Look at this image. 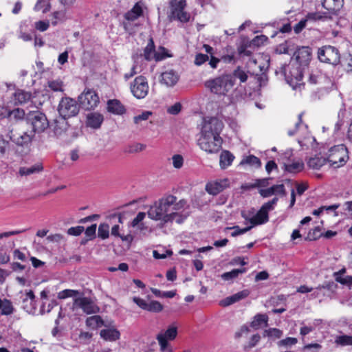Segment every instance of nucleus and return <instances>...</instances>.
Segmentation results:
<instances>
[{"label":"nucleus","instance_id":"23","mask_svg":"<svg viewBox=\"0 0 352 352\" xmlns=\"http://www.w3.org/2000/svg\"><path fill=\"white\" fill-rule=\"evenodd\" d=\"M103 116L98 112H91L87 115L86 124L87 126L97 129H99L103 122Z\"/></svg>","mask_w":352,"mask_h":352},{"label":"nucleus","instance_id":"34","mask_svg":"<svg viewBox=\"0 0 352 352\" xmlns=\"http://www.w3.org/2000/svg\"><path fill=\"white\" fill-rule=\"evenodd\" d=\"M179 210H171L168 215L165 219V223L176 222L177 223H182L186 219V214H182L179 212Z\"/></svg>","mask_w":352,"mask_h":352},{"label":"nucleus","instance_id":"2","mask_svg":"<svg viewBox=\"0 0 352 352\" xmlns=\"http://www.w3.org/2000/svg\"><path fill=\"white\" fill-rule=\"evenodd\" d=\"M204 85L211 93L224 96L232 89L234 77L230 74H223L206 80Z\"/></svg>","mask_w":352,"mask_h":352},{"label":"nucleus","instance_id":"44","mask_svg":"<svg viewBox=\"0 0 352 352\" xmlns=\"http://www.w3.org/2000/svg\"><path fill=\"white\" fill-rule=\"evenodd\" d=\"M1 307V314L2 315L8 316L13 314L14 309L10 300L6 298L3 299Z\"/></svg>","mask_w":352,"mask_h":352},{"label":"nucleus","instance_id":"6","mask_svg":"<svg viewBox=\"0 0 352 352\" xmlns=\"http://www.w3.org/2000/svg\"><path fill=\"white\" fill-rule=\"evenodd\" d=\"M222 139L219 135H201L198 139V145L200 148L208 153H217L221 148Z\"/></svg>","mask_w":352,"mask_h":352},{"label":"nucleus","instance_id":"50","mask_svg":"<svg viewBox=\"0 0 352 352\" xmlns=\"http://www.w3.org/2000/svg\"><path fill=\"white\" fill-rule=\"evenodd\" d=\"M230 74L234 77V84L235 83L236 78H239L241 82H245L248 80L247 72L239 67L234 70L233 73Z\"/></svg>","mask_w":352,"mask_h":352},{"label":"nucleus","instance_id":"33","mask_svg":"<svg viewBox=\"0 0 352 352\" xmlns=\"http://www.w3.org/2000/svg\"><path fill=\"white\" fill-rule=\"evenodd\" d=\"M234 156L228 151H224L220 155L219 164L221 168L225 169L231 165Z\"/></svg>","mask_w":352,"mask_h":352},{"label":"nucleus","instance_id":"63","mask_svg":"<svg viewBox=\"0 0 352 352\" xmlns=\"http://www.w3.org/2000/svg\"><path fill=\"white\" fill-rule=\"evenodd\" d=\"M58 305L57 301L56 300H52L47 305V308L45 309V305L43 304L41 307L40 312L41 314L45 313H49L50 311Z\"/></svg>","mask_w":352,"mask_h":352},{"label":"nucleus","instance_id":"31","mask_svg":"<svg viewBox=\"0 0 352 352\" xmlns=\"http://www.w3.org/2000/svg\"><path fill=\"white\" fill-rule=\"evenodd\" d=\"M332 14L329 12H309L307 14L306 19L307 20L310 21H324L327 19H331Z\"/></svg>","mask_w":352,"mask_h":352},{"label":"nucleus","instance_id":"45","mask_svg":"<svg viewBox=\"0 0 352 352\" xmlns=\"http://www.w3.org/2000/svg\"><path fill=\"white\" fill-rule=\"evenodd\" d=\"M304 164L301 162H295L292 164H285V169L286 171L296 173L302 170Z\"/></svg>","mask_w":352,"mask_h":352},{"label":"nucleus","instance_id":"7","mask_svg":"<svg viewBox=\"0 0 352 352\" xmlns=\"http://www.w3.org/2000/svg\"><path fill=\"white\" fill-rule=\"evenodd\" d=\"M278 200L277 197H274L271 201L265 203L258 211L255 210L253 225L249 227H251L252 229L255 226L267 223L269 221V212L274 210Z\"/></svg>","mask_w":352,"mask_h":352},{"label":"nucleus","instance_id":"64","mask_svg":"<svg viewBox=\"0 0 352 352\" xmlns=\"http://www.w3.org/2000/svg\"><path fill=\"white\" fill-rule=\"evenodd\" d=\"M260 339H261V336L259 334L256 333V334L253 335L249 341L248 345L245 347V349H251V348L255 346L257 344V343L259 342Z\"/></svg>","mask_w":352,"mask_h":352},{"label":"nucleus","instance_id":"41","mask_svg":"<svg viewBox=\"0 0 352 352\" xmlns=\"http://www.w3.org/2000/svg\"><path fill=\"white\" fill-rule=\"evenodd\" d=\"M245 272V269H234L230 272H225L221 275V278L223 280L229 281L236 278L240 274H243Z\"/></svg>","mask_w":352,"mask_h":352},{"label":"nucleus","instance_id":"3","mask_svg":"<svg viewBox=\"0 0 352 352\" xmlns=\"http://www.w3.org/2000/svg\"><path fill=\"white\" fill-rule=\"evenodd\" d=\"M349 159L347 148L340 144L331 148L329 151L327 162L334 168H339L345 164Z\"/></svg>","mask_w":352,"mask_h":352},{"label":"nucleus","instance_id":"26","mask_svg":"<svg viewBox=\"0 0 352 352\" xmlns=\"http://www.w3.org/2000/svg\"><path fill=\"white\" fill-rule=\"evenodd\" d=\"M100 337L106 341L114 342L120 339L119 331L113 328L105 329L100 331Z\"/></svg>","mask_w":352,"mask_h":352},{"label":"nucleus","instance_id":"29","mask_svg":"<svg viewBox=\"0 0 352 352\" xmlns=\"http://www.w3.org/2000/svg\"><path fill=\"white\" fill-rule=\"evenodd\" d=\"M142 12L143 10L142 5L140 2H138L125 14L124 18L128 21H134L140 16L142 14Z\"/></svg>","mask_w":352,"mask_h":352},{"label":"nucleus","instance_id":"54","mask_svg":"<svg viewBox=\"0 0 352 352\" xmlns=\"http://www.w3.org/2000/svg\"><path fill=\"white\" fill-rule=\"evenodd\" d=\"M78 294L77 290L74 289H64L58 294V298L60 299H65L69 297L75 296Z\"/></svg>","mask_w":352,"mask_h":352},{"label":"nucleus","instance_id":"53","mask_svg":"<svg viewBox=\"0 0 352 352\" xmlns=\"http://www.w3.org/2000/svg\"><path fill=\"white\" fill-rule=\"evenodd\" d=\"M282 335V331L276 328H270L269 329L265 330L264 331V336L280 338Z\"/></svg>","mask_w":352,"mask_h":352},{"label":"nucleus","instance_id":"22","mask_svg":"<svg viewBox=\"0 0 352 352\" xmlns=\"http://www.w3.org/2000/svg\"><path fill=\"white\" fill-rule=\"evenodd\" d=\"M107 111L118 116H122L126 113V109L122 102L117 99L109 100L107 102Z\"/></svg>","mask_w":352,"mask_h":352},{"label":"nucleus","instance_id":"47","mask_svg":"<svg viewBox=\"0 0 352 352\" xmlns=\"http://www.w3.org/2000/svg\"><path fill=\"white\" fill-rule=\"evenodd\" d=\"M48 88L53 91L63 92V82L60 80H52L47 82Z\"/></svg>","mask_w":352,"mask_h":352},{"label":"nucleus","instance_id":"39","mask_svg":"<svg viewBox=\"0 0 352 352\" xmlns=\"http://www.w3.org/2000/svg\"><path fill=\"white\" fill-rule=\"evenodd\" d=\"M52 24L54 26H56L59 23H63L67 19L66 10L55 11L52 14Z\"/></svg>","mask_w":352,"mask_h":352},{"label":"nucleus","instance_id":"40","mask_svg":"<svg viewBox=\"0 0 352 352\" xmlns=\"http://www.w3.org/2000/svg\"><path fill=\"white\" fill-rule=\"evenodd\" d=\"M104 322L101 317L98 315L90 316L86 320V325L92 329H96L102 326Z\"/></svg>","mask_w":352,"mask_h":352},{"label":"nucleus","instance_id":"59","mask_svg":"<svg viewBox=\"0 0 352 352\" xmlns=\"http://www.w3.org/2000/svg\"><path fill=\"white\" fill-rule=\"evenodd\" d=\"M83 231L84 227L78 226L69 228L67 231V233L71 236H79L82 234Z\"/></svg>","mask_w":352,"mask_h":352},{"label":"nucleus","instance_id":"35","mask_svg":"<svg viewBox=\"0 0 352 352\" xmlns=\"http://www.w3.org/2000/svg\"><path fill=\"white\" fill-rule=\"evenodd\" d=\"M155 52L154 41L152 38H150L144 50V55H142L144 59L146 60L153 59Z\"/></svg>","mask_w":352,"mask_h":352},{"label":"nucleus","instance_id":"10","mask_svg":"<svg viewBox=\"0 0 352 352\" xmlns=\"http://www.w3.org/2000/svg\"><path fill=\"white\" fill-rule=\"evenodd\" d=\"M130 90L137 99L145 98L149 91L146 78L143 76L136 77L130 84Z\"/></svg>","mask_w":352,"mask_h":352},{"label":"nucleus","instance_id":"21","mask_svg":"<svg viewBox=\"0 0 352 352\" xmlns=\"http://www.w3.org/2000/svg\"><path fill=\"white\" fill-rule=\"evenodd\" d=\"M229 186V180L223 179L208 182L206 186V190L210 195H216L222 192Z\"/></svg>","mask_w":352,"mask_h":352},{"label":"nucleus","instance_id":"18","mask_svg":"<svg viewBox=\"0 0 352 352\" xmlns=\"http://www.w3.org/2000/svg\"><path fill=\"white\" fill-rule=\"evenodd\" d=\"M7 136L16 144L23 146L29 144L32 142L34 134L32 131L23 132L21 134H18L14 133L13 131H10Z\"/></svg>","mask_w":352,"mask_h":352},{"label":"nucleus","instance_id":"32","mask_svg":"<svg viewBox=\"0 0 352 352\" xmlns=\"http://www.w3.org/2000/svg\"><path fill=\"white\" fill-rule=\"evenodd\" d=\"M327 162V160L323 157L315 156L310 157L307 161V166L312 169L318 170Z\"/></svg>","mask_w":352,"mask_h":352},{"label":"nucleus","instance_id":"52","mask_svg":"<svg viewBox=\"0 0 352 352\" xmlns=\"http://www.w3.org/2000/svg\"><path fill=\"white\" fill-rule=\"evenodd\" d=\"M226 230H234V231L231 233V236L233 237L237 236L241 234H243L251 230V227H246L244 228H240L239 226H235L233 227H228Z\"/></svg>","mask_w":352,"mask_h":352},{"label":"nucleus","instance_id":"28","mask_svg":"<svg viewBox=\"0 0 352 352\" xmlns=\"http://www.w3.org/2000/svg\"><path fill=\"white\" fill-rule=\"evenodd\" d=\"M268 319V316L266 314H258L254 317L250 326L254 329L266 327L267 326Z\"/></svg>","mask_w":352,"mask_h":352},{"label":"nucleus","instance_id":"17","mask_svg":"<svg viewBox=\"0 0 352 352\" xmlns=\"http://www.w3.org/2000/svg\"><path fill=\"white\" fill-rule=\"evenodd\" d=\"M294 57L300 67L307 66L311 58V49L307 46L298 47Z\"/></svg>","mask_w":352,"mask_h":352},{"label":"nucleus","instance_id":"38","mask_svg":"<svg viewBox=\"0 0 352 352\" xmlns=\"http://www.w3.org/2000/svg\"><path fill=\"white\" fill-rule=\"evenodd\" d=\"M43 168V167L41 164H36L30 167H21L19 169V174L21 176H28L36 173H39Z\"/></svg>","mask_w":352,"mask_h":352},{"label":"nucleus","instance_id":"19","mask_svg":"<svg viewBox=\"0 0 352 352\" xmlns=\"http://www.w3.org/2000/svg\"><path fill=\"white\" fill-rule=\"evenodd\" d=\"M289 69H290L289 65H283L280 68V73L284 76L285 80L289 85H292L294 80L296 82L301 80L302 74L299 67L294 68L293 71H289V72L287 73Z\"/></svg>","mask_w":352,"mask_h":352},{"label":"nucleus","instance_id":"8","mask_svg":"<svg viewBox=\"0 0 352 352\" xmlns=\"http://www.w3.org/2000/svg\"><path fill=\"white\" fill-rule=\"evenodd\" d=\"M27 120L32 125L34 134L42 133L49 126L46 116L39 111H30L27 115Z\"/></svg>","mask_w":352,"mask_h":352},{"label":"nucleus","instance_id":"13","mask_svg":"<svg viewBox=\"0 0 352 352\" xmlns=\"http://www.w3.org/2000/svg\"><path fill=\"white\" fill-rule=\"evenodd\" d=\"M77 308L81 309L86 314H97L100 311V308L91 298L85 296L74 298L73 309Z\"/></svg>","mask_w":352,"mask_h":352},{"label":"nucleus","instance_id":"4","mask_svg":"<svg viewBox=\"0 0 352 352\" xmlns=\"http://www.w3.org/2000/svg\"><path fill=\"white\" fill-rule=\"evenodd\" d=\"M177 327L175 324L169 325L165 331H161L156 336L161 352H173L168 340H174L177 336Z\"/></svg>","mask_w":352,"mask_h":352},{"label":"nucleus","instance_id":"49","mask_svg":"<svg viewBox=\"0 0 352 352\" xmlns=\"http://www.w3.org/2000/svg\"><path fill=\"white\" fill-rule=\"evenodd\" d=\"M255 210H256L254 208H251L248 210H243L241 212V217L245 221V223H250V226L253 225V219H254Z\"/></svg>","mask_w":352,"mask_h":352},{"label":"nucleus","instance_id":"11","mask_svg":"<svg viewBox=\"0 0 352 352\" xmlns=\"http://www.w3.org/2000/svg\"><path fill=\"white\" fill-rule=\"evenodd\" d=\"M318 58L320 62L337 65L340 62L339 51L333 46H323L318 49Z\"/></svg>","mask_w":352,"mask_h":352},{"label":"nucleus","instance_id":"42","mask_svg":"<svg viewBox=\"0 0 352 352\" xmlns=\"http://www.w3.org/2000/svg\"><path fill=\"white\" fill-rule=\"evenodd\" d=\"M241 164H249L250 166L255 168H260L261 166V162L258 157L255 155H250L243 159Z\"/></svg>","mask_w":352,"mask_h":352},{"label":"nucleus","instance_id":"55","mask_svg":"<svg viewBox=\"0 0 352 352\" xmlns=\"http://www.w3.org/2000/svg\"><path fill=\"white\" fill-rule=\"evenodd\" d=\"M152 115V112L150 111H144L141 114L135 116L133 118V121L135 124H139L141 121L147 120L149 117Z\"/></svg>","mask_w":352,"mask_h":352},{"label":"nucleus","instance_id":"27","mask_svg":"<svg viewBox=\"0 0 352 352\" xmlns=\"http://www.w3.org/2000/svg\"><path fill=\"white\" fill-rule=\"evenodd\" d=\"M32 95L30 92L18 89L14 95V100L16 104H23L28 102L31 99Z\"/></svg>","mask_w":352,"mask_h":352},{"label":"nucleus","instance_id":"14","mask_svg":"<svg viewBox=\"0 0 352 352\" xmlns=\"http://www.w3.org/2000/svg\"><path fill=\"white\" fill-rule=\"evenodd\" d=\"M78 101L82 108L90 110L98 106L100 100L95 91L88 89L79 96Z\"/></svg>","mask_w":352,"mask_h":352},{"label":"nucleus","instance_id":"60","mask_svg":"<svg viewBox=\"0 0 352 352\" xmlns=\"http://www.w3.org/2000/svg\"><path fill=\"white\" fill-rule=\"evenodd\" d=\"M298 342L297 339L295 338H286L285 339H283L280 340L278 343V346H292L296 344Z\"/></svg>","mask_w":352,"mask_h":352},{"label":"nucleus","instance_id":"15","mask_svg":"<svg viewBox=\"0 0 352 352\" xmlns=\"http://www.w3.org/2000/svg\"><path fill=\"white\" fill-rule=\"evenodd\" d=\"M19 295L22 303V309L28 314H34L36 310V297L33 291L20 292Z\"/></svg>","mask_w":352,"mask_h":352},{"label":"nucleus","instance_id":"48","mask_svg":"<svg viewBox=\"0 0 352 352\" xmlns=\"http://www.w3.org/2000/svg\"><path fill=\"white\" fill-rule=\"evenodd\" d=\"M335 343L342 346L352 345V336L342 335L337 336Z\"/></svg>","mask_w":352,"mask_h":352},{"label":"nucleus","instance_id":"24","mask_svg":"<svg viewBox=\"0 0 352 352\" xmlns=\"http://www.w3.org/2000/svg\"><path fill=\"white\" fill-rule=\"evenodd\" d=\"M322 5L332 15H336L342 8L344 0H322Z\"/></svg>","mask_w":352,"mask_h":352},{"label":"nucleus","instance_id":"30","mask_svg":"<svg viewBox=\"0 0 352 352\" xmlns=\"http://www.w3.org/2000/svg\"><path fill=\"white\" fill-rule=\"evenodd\" d=\"M303 113H300L298 116V121L295 123V129L288 131L287 134L289 136H293L298 131H302L303 133H307V125L304 124L302 120Z\"/></svg>","mask_w":352,"mask_h":352},{"label":"nucleus","instance_id":"16","mask_svg":"<svg viewBox=\"0 0 352 352\" xmlns=\"http://www.w3.org/2000/svg\"><path fill=\"white\" fill-rule=\"evenodd\" d=\"M133 301L141 309L153 313H159L163 310V305L157 300L146 302L145 300L135 296Z\"/></svg>","mask_w":352,"mask_h":352},{"label":"nucleus","instance_id":"20","mask_svg":"<svg viewBox=\"0 0 352 352\" xmlns=\"http://www.w3.org/2000/svg\"><path fill=\"white\" fill-rule=\"evenodd\" d=\"M133 65L129 73L124 74L126 80L129 79L133 76L142 72L145 67L146 63L142 54H135L133 56Z\"/></svg>","mask_w":352,"mask_h":352},{"label":"nucleus","instance_id":"37","mask_svg":"<svg viewBox=\"0 0 352 352\" xmlns=\"http://www.w3.org/2000/svg\"><path fill=\"white\" fill-rule=\"evenodd\" d=\"M67 128V122L65 119L61 118L60 120H55L53 124V131L56 136L60 135Z\"/></svg>","mask_w":352,"mask_h":352},{"label":"nucleus","instance_id":"51","mask_svg":"<svg viewBox=\"0 0 352 352\" xmlns=\"http://www.w3.org/2000/svg\"><path fill=\"white\" fill-rule=\"evenodd\" d=\"M98 237L102 239H106L109 236V226L107 223H101L98 230Z\"/></svg>","mask_w":352,"mask_h":352},{"label":"nucleus","instance_id":"57","mask_svg":"<svg viewBox=\"0 0 352 352\" xmlns=\"http://www.w3.org/2000/svg\"><path fill=\"white\" fill-rule=\"evenodd\" d=\"M49 21H38L35 22L34 23V28L40 32L46 31L49 28Z\"/></svg>","mask_w":352,"mask_h":352},{"label":"nucleus","instance_id":"61","mask_svg":"<svg viewBox=\"0 0 352 352\" xmlns=\"http://www.w3.org/2000/svg\"><path fill=\"white\" fill-rule=\"evenodd\" d=\"M146 217V213L143 212H140L138 213L136 217L131 221V226L136 227L139 226V224L144 220Z\"/></svg>","mask_w":352,"mask_h":352},{"label":"nucleus","instance_id":"56","mask_svg":"<svg viewBox=\"0 0 352 352\" xmlns=\"http://www.w3.org/2000/svg\"><path fill=\"white\" fill-rule=\"evenodd\" d=\"M145 148V144L142 143H134L129 146L128 152L131 153H138L144 151Z\"/></svg>","mask_w":352,"mask_h":352},{"label":"nucleus","instance_id":"46","mask_svg":"<svg viewBox=\"0 0 352 352\" xmlns=\"http://www.w3.org/2000/svg\"><path fill=\"white\" fill-rule=\"evenodd\" d=\"M171 56L172 55L169 54L168 50L164 47H160L154 54V59L156 61H160Z\"/></svg>","mask_w":352,"mask_h":352},{"label":"nucleus","instance_id":"1","mask_svg":"<svg viewBox=\"0 0 352 352\" xmlns=\"http://www.w3.org/2000/svg\"><path fill=\"white\" fill-rule=\"evenodd\" d=\"M186 205V201L182 199L177 202L176 197L168 195L151 205L147 211V214L153 220H160L165 223V219L171 210H180L184 208Z\"/></svg>","mask_w":352,"mask_h":352},{"label":"nucleus","instance_id":"36","mask_svg":"<svg viewBox=\"0 0 352 352\" xmlns=\"http://www.w3.org/2000/svg\"><path fill=\"white\" fill-rule=\"evenodd\" d=\"M25 115L24 110L20 108H16L8 112L7 118L11 122H18L23 120Z\"/></svg>","mask_w":352,"mask_h":352},{"label":"nucleus","instance_id":"62","mask_svg":"<svg viewBox=\"0 0 352 352\" xmlns=\"http://www.w3.org/2000/svg\"><path fill=\"white\" fill-rule=\"evenodd\" d=\"M208 60V56L207 54H197L195 56V64L196 65L200 66L205 62H206Z\"/></svg>","mask_w":352,"mask_h":352},{"label":"nucleus","instance_id":"43","mask_svg":"<svg viewBox=\"0 0 352 352\" xmlns=\"http://www.w3.org/2000/svg\"><path fill=\"white\" fill-rule=\"evenodd\" d=\"M51 9V4L47 0H38L34 6L35 11H41L43 13L49 12Z\"/></svg>","mask_w":352,"mask_h":352},{"label":"nucleus","instance_id":"58","mask_svg":"<svg viewBox=\"0 0 352 352\" xmlns=\"http://www.w3.org/2000/svg\"><path fill=\"white\" fill-rule=\"evenodd\" d=\"M173 165L175 168H180L184 164V158L181 155H174L172 157Z\"/></svg>","mask_w":352,"mask_h":352},{"label":"nucleus","instance_id":"25","mask_svg":"<svg viewBox=\"0 0 352 352\" xmlns=\"http://www.w3.org/2000/svg\"><path fill=\"white\" fill-rule=\"evenodd\" d=\"M179 80V75L173 69L166 71L162 74V82L166 86H174Z\"/></svg>","mask_w":352,"mask_h":352},{"label":"nucleus","instance_id":"9","mask_svg":"<svg viewBox=\"0 0 352 352\" xmlns=\"http://www.w3.org/2000/svg\"><path fill=\"white\" fill-rule=\"evenodd\" d=\"M186 6V0H170V19L178 20L182 23L188 22L190 16L184 11Z\"/></svg>","mask_w":352,"mask_h":352},{"label":"nucleus","instance_id":"12","mask_svg":"<svg viewBox=\"0 0 352 352\" xmlns=\"http://www.w3.org/2000/svg\"><path fill=\"white\" fill-rule=\"evenodd\" d=\"M223 127V122L218 118L214 117L206 118L203 121L201 135L212 136L220 135Z\"/></svg>","mask_w":352,"mask_h":352},{"label":"nucleus","instance_id":"5","mask_svg":"<svg viewBox=\"0 0 352 352\" xmlns=\"http://www.w3.org/2000/svg\"><path fill=\"white\" fill-rule=\"evenodd\" d=\"M80 104L74 99L69 97L63 98L58 106V112L62 118L76 116L79 112Z\"/></svg>","mask_w":352,"mask_h":352}]
</instances>
